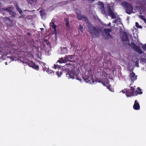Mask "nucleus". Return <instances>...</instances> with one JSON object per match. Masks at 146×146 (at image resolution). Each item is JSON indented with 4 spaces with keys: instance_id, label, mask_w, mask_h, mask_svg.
Returning <instances> with one entry per match:
<instances>
[{
    "instance_id": "f03ea898",
    "label": "nucleus",
    "mask_w": 146,
    "mask_h": 146,
    "mask_svg": "<svg viewBox=\"0 0 146 146\" xmlns=\"http://www.w3.org/2000/svg\"><path fill=\"white\" fill-rule=\"evenodd\" d=\"M121 4V6L124 7L126 12L127 14H130L132 13L133 8L131 4L126 1L122 2Z\"/></svg>"
},
{
    "instance_id": "6ab92c4d",
    "label": "nucleus",
    "mask_w": 146,
    "mask_h": 146,
    "mask_svg": "<svg viewBox=\"0 0 146 146\" xmlns=\"http://www.w3.org/2000/svg\"><path fill=\"white\" fill-rule=\"evenodd\" d=\"M50 25L52 28L54 29V32H55V34H56V25L54 24V23L53 22Z\"/></svg>"
},
{
    "instance_id": "9d476101",
    "label": "nucleus",
    "mask_w": 146,
    "mask_h": 146,
    "mask_svg": "<svg viewBox=\"0 0 146 146\" xmlns=\"http://www.w3.org/2000/svg\"><path fill=\"white\" fill-rule=\"evenodd\" d=\"M92 77L93 76L92 75H89L86 76L84 78V79L87 83L91 82V81L93 80Z\"/></svg>"
},
{
    "instance_id": "bb28decb",
    "label": "nucleus",
    "mask_w": 146,
    "mask_h": 146,
    "mask_svg": "<svg viewBox=\"0 0 146 146\" xmlns=\"http://www.w3.org/2000/svg\"><path fill=\"white\" fill-rule=\"evenodd\" d=\"M135 26L137 27L138 28L141 29V28L142 27L141 26L139 25L138 23L137 22L135 23Z\"/></svg>"
},
{
    "instance_id": "72a5a7b5",
    "label": "nucleus",
    "mask_w": 146,
    "mask_h": 146,
    "mask_svg": "<svg viewBox=\"0 0 146 146\" xmlns=\"http://www.w3.org/2000/svg\"><path fill=\"white\" fill-rule=\"evenodd\" d=\"M107 89H108L110 91L112 92V89L111 88V86L110 85H108L107 87Z\"/></svg>"
},
{
    "instance_id": "4be33fe9",
    "label": "nucleus",
    "mask_w": 146,
    "mask_h": 146,
    "mask_svg": "<svg viewBox=\"0 0 146 146\" xmlns=\"http://www.w3.org/2000/svg\"><path fill=\"white\" fill-rule=\"evenodd\" d=\"M104 31L105 33L107 34L108 33H110V32H111V29H110L105 28L104 29Z\"/></svg>"
},
{
    "instance_id": "39448f33",
    "label": "nucleus",
    "mask_w": 146,
    "mask_h": 146,
    "mask_svg": "<svg viewBox=\"0 0 146 146\" xmlns=\"http://www.w3.org/2000/svg\"><path fill=\"white\" fill-rule=\"evenodd\" d=\"M74 55H66L65 56V60L67 62H74Z\"/></svg>"
},
{
    "instance_id": "473e14b6",
    "label": "nucleus",
    "mask_w": 146,
    "mask_h": 146,
    "mask_svg": "<svg viewBox=\"0 0 146 146\" xmlns=\"http://www.w3.org/2000/svg\"><path fill=\"white\" fill-rule=\"evenodd\" d=\"M139 17L142 20L144 21V20H145V18L144 17V16L142 15H139Z\"/></svg>"
},
{
    "instance_id": "4c0bfd02",
    "label": "nucleus",
    "mask_w": 146,
    "mask_h": 146,
    "mask_svg": "<svg viewBox=\"0 0 146 146\" xmlns=\"http://www.w3.org/2000/svg\"><path fill=\"white\" fill-rule=\"evenodd\" d=\"M18 11L19 12V13L21 14L22 13V10L19 8H18Z\"/></svg>"
},
{
    "instance_id": "423d86ee",
    "label": "nucleus",
    "mask_w": 146,
    "mask_h": 146,
    "mask_svg": "<svg viewBox=\"0 0 146 146\" xmlns=\"http://www.w3.org/2000/svg\"><path fill=\"white\" fill-rule=\"evenodd\" d=\"M28 65L30 67L33 68L37 70H38L39 69V66L36 65V64L32 61H29L28 63Z\"/></svg>"
},
{
    "instance_id": "0eeeda50",
    "label": "nucleus",
    "mask_w": 146,
    "mask_h": 146,
    "mask_svg": "<svg viewBox=\"0 0 146 146\" xmlns=\"http://www.w3.org/2000/svg\"><path fill=\"white\" fill-rule=\"evenodd\" d=\"M12 9L11 7H10L5 9L3 8V10L4 11H6L7 12H9V14L11 16H15L16 15V13L12 11Z\"/></svg>"
},
{
    "instance_id": "5fc2aeb1",
    "label": "nucleus",
    "mask_w": 146,
    "mask_h": 146,
    "mask_svg": "<svg viewBox=\"0 0 146 146\" xmlns=\"http://www.w3.org/2000/svg\"><path fill=\"white\" fill-rule=\"evenodd\" d=\"M93 83H94V82L93 81Z\"/></svg>"
},
{
    "instance_id": "412c9836",
    "label": "nucleus",
    "mask_w": 146,
    "mask_h": 146,
    "mask_svg": "<svg viewBox=\"0 0 146 146\" xmlns=\"http://www.w3.org/2000/svg\"><path fill=\"white\" fill-rule=\"evenodd\" d=\"M13 53L17 54H19L20 53V52L19 49L14 48L13 49Z\"/></svg>"
},
{
    "instance_id": "603ef678",
    "label": "nucleus",
    "mask_w": 146,
    "mask_h": 146,
    "mask_svg": "<svg viewBox=\"0 0 146 146\" xmlns=\"http://www.w3.org/2000/svg\"><path fill=\"white\" fill-rule=\"evenodd\" d=\"M1 52H0V54H1Z\"/></svg>"
},
{
    "instance_id": "dca6fc26",
    "label": "nucleus",
    "mask_w": 146,
    "mask_h": 146,
    "mask_svg": "<svg viewBox=\"0 0 146 146\" xmlns=\"http://www.w3.org/2000/svg\"><path fill=\"white\" fill-rule=\"evenodd\" d=\"M126 95L127 97H130L131 96H133L134 95L133 92H130L129 90H126Z\"/></svg>"
},
{
    "instance_id": "6e6552de",
    "label": "nucleus",
    "mask_w": 146,
    "mask_h": 146,
    "mask_svg": "<svg viewBox=\"0 0 146 146\" xmlns=\"http://www.w3.org/2000/svg\"><path fill=\"white\" fill-rule=\"evenodd\" d=\"M108 12L109 16L111 17L112 19H115L116 18L115 15L114 13L110 7H109L108 8Z\"/></svg>"
},
{
    "instance_id": "aec40b11",
    "label": "nucleus",
    "mask_w": 146,
    "mask_h": 146,
    "mask_svg": "<svg viewBox=\"0 0 146 146\" xmlns=\"http://www.w3.org/2000/svg\"><path fill=\"white\" fill-rule=\"evenodd\" d=\"M81 20L85 21L86 23H88L89 22L88 18L85 15L83 16V17H82V19Z\"/></svg>"
},
{
    "instance_id": "a211bd4d",
    "label": "nucleus",
    "mask_w": 146,
    "mask_h": 146,
    "mask_svg": "<svg viewBox=\"0 0 146 146\" xmlns=\"http://www.w3.org/2000/svg\"><path fill=\"white\" fill-rule=\"evenodd\" d=\"M57 62L60 64L62 63H66L67 62L66 60H65V57H64V58L63 57L60 58Z\"/></svg>"
},
{
    "instance_id": "a878e982",
    "label": "nucleus",
    "mask_w": 146,
    "mask_h": 146,
    "mask_svg": "<svg viewBox=\"0 0 146 146\" xmlns=\"http://www.w3.org/2000/svg\"><path fill=\"white\" fill-rule=\"evenodd\" d=\"M60 66L58 65L57 64H54V68L55 69L57 68L58 69V68H60Z\"/></svg>"
},
{
    "instance_id": "c9c22d12",
    "label": "nucleus",
    "mask_w": 146,
    "mask_h": 146,
    "mask_svg": "<svg viewBox=\"0 0 146 146\" xmlns=\"http://www.w3.org/2000/svg\"><path fill=\"white\" fill-rule=\"evenodd\" d=\"M60 74H59L58 71L56 73V74L58 76V77H60V76L61 75H62V73L61 72H60Z\"/></svg>"
},
{
    "instance_id": "864d4df0",
    "label": "nucleus",
    "mask_w": 146,
    "mask_h": 146,
    "mask_svg": "<svg viewBox=\"0 0 146 146\" xmlns=\"http://www.w3.org/2000/svg\"><path fill=\"white\" fill-rule=\"evenodd\" d=\"M116 21H115V22H114V23H116Z\"/></svg>"
},
{
    "instance_id": "ddd939ff",
    "label": "nucleus",
    "mask_w": 146,
    "mask_h": 146,
    "mask_svg": "<svg viewBox=\"0 0 146 146\" xmlns=\"http://www.w3.org/2000/svg\"><path fill=\"white\" fill-rule=\"evenodd\" d=\"M76 15L78 19L79 20H80L82 19V17H83L84 15H82L81 14V11L79 10H78V12L76 13Z\"/></svg>"
},
{
    "instance_id": "c756f323",
    "label": "nucleus",
    "mask_w": 146,
    "mask_h": 146,
    "mask_svg": "<svg viewBox=\"0 0 146 146\" xmlns=\"http://www.w3.org/2000/svg\"><path fill=\"white\" fill-rule=\"evenodd\" d=\"M73 65H72V64H71L70 63H68V64H66L65 65V66H66V67H69V68L70 67H70H71V66H72Z\"/></svg>"
},
{
    "instance_id": "8fccbe9b",
    "label": "nucleus",
    "mask_w": 146,
    "mask_h": 146,
    "mask_svg": "<svg viewBox=\"0 0 146 146\" xmlns=\"http://www.w3.org/2000/svg\"><path fill=\"white\" fill-rule=\"evenodd\" d=\"M98 82H100V83H102V82L101 81V80H100V81H98Z\"/></svg>"
},
{
    "instance_id": "1a4fd4ad",
    "label": "nucleus",
    "mask_w": 146,
    "mask_h": 146,
    "mask_svg": "<svg viewBox=\"0 0 146 146\" xmlns=\"http://www.w3.org/2000/svg\"><path fill=\"white\" fill-rule=\"evenodd\" d=\"M121 40L123 41L127 42L129 40V39L127 33L125 32L123 33L121 36Z\"/></svg>"
},
{
    "instance_id": "7c9ffc66",
    "label": "nucleus",
    "mask_w": 146,
    "mask_h": 146,
    "mask_svg": "<svg viewBox=\"0 0 146 146\" xmlns=\"http://www.w3.org/2000/svg\"><path fill=\"white\" fill-rule=\"evenodd\" d=\"M47 72H48V73L49 74H51V75H54V74L52 70H48L47 71Z\"/></svg>"
},
{
    "instance_id": "c03bdc74",
    "label": "nucleus",
    "mask_w": 146,
    "mask_h": 146,
    "mask_svg": "<svg viewBox=\"0 0 146 146\" xmlns=\"http://www.w3.org/2000/svg\"><path fill=\"white\" fill-rule=\"evenodd\" d=\"M121 92L123 93V94H125V92H126V91L125 92L124 90H122L121 91Z\"/></svg>"
},
{
    "instance_id": "7ed1b4c3",
    "label": "nucleus",
    "mask_w": 146,
    "mask_h": 146,
    "mask_svg": "<svg viewBox=\"0 0 146 146\" xmlns=\"http://www.w3.org/2000/svg\"><path fill=\"white\" fill-rule=\"evenodd\" d=\"M66 77L68 79L70 78L74 79L76 78L77 80L81 81L80 77L78 76V75L75 74V72L68 70L66 73Z\"/></svg>"
},
{
    "instance_id": "f704fd0d",
    "label": "nucleus",
    "mask_w": 146,
    "mask_h": 146,
    "mask_svg": "<svg viewBox=\"0 0 146 146\" xmlns=\"http://www.w3.org/2000/svg\"><path fill=\"white\" fill-rule=\"evenodd\" d=\"M135 66H136V67H139V61L138 60H137L135 62Z\"/></svg>"
},
{
    "instance_id": "f8f14e48",
    "label": "nucleus",
    "mask_w": 146,
    "mask_h": 146,
    "mask_svg": "<svg viewBox=\"0 0 146 146\" xmlns=\"http://www.w3.org/2000/svg\"><path fill=\"white\" fill-rule=\"evenodd\" d=\"M76 15L78 19L79 20H80L82 19V17H83L84 15H82L81 14V11L79 10H78V12L76 13Z\"/></svg>"
},
{
    "instance_id": "c85d7f7f",
    "label": "nucleus",
    "mask_w": 146,
    "mask_h": 146,
    "mask_svg": "<svg viewBox=\"0 0 146 146\" xmlns=\"http://www.w3.org/2000/svg\"><path fill=\"white\" fill-rule=\"evenodd\" d=\"M141 45H142V48L143 50L145 51L146 50V44H145L144 45H143L142 44Z\"/></svg>"
},
{
    "instance_id": "a19ab883",
    "label": "nucleus",
    "mask_w": 146,
    "mask_h": 146,
    "mask_svg": "<svg viewBox=\"0 0 146 146\" xmlns=\"http://www.w3.org/2000/svg\"><path fill=\"white\" fill-rule=\"evenodd\" d=\"M22 62L23 63H25V64H28V63L29 62H25V61H23Z\"/></svg>"
},
{
    "instance_id": "ea45409f",
    "label": "nucleus",
    "mask_w": 146,
    "mask_h": 146,
    "mask_svg": "<svg viewBox=\"0 0 146 146\" xmlns=\"http://www.w3.org/2000/svg\"><path fill=\"white\" fill-rule=\"evenodd\" d=\"M111 25V23H109L108 25H105L106 26L105 27L106 28H108V26H110Z\"/></svg>"
},
{
    "instance_id": "9b49d317",
    "label": "nucleus",
    "mask_w": 146,
    "mask_h": 146,
    "mask_svg": "<svg viewBox=\"0 0 146 146\" xmlns=\"http://www.w3.org/2000/svg\"><path fill=\"white\" fill-rule=\"evenodd\" d=\"M133 108L134 110H139L140 109V107L139 104L138 102H137V100H135V101L134 104L133 105Z\"/></svg>"
},
{
    "instance_id": "a18cd8bd",
    "label": "nucleus",
    "mask_w": 146,
    "mask_h": 146,
    "mask_svg": "<svg viewBox=\"0 0 146 146\" xmlns=\"http://www.w3.org/2000/svg\"><path fill=\"white\" fill-rule=\"evenodd\" d=\"M7 19L9 21H10L11 22V20L10 19H9V17H7Z\"/></svg>"
},
{
    "instance_id": "b1692460",
    "label": "nucleus",
    "mask_w": 146,
    "mask_h": 146,
    "mask_svg": "<svg viewBox=\"0 0 146 146\" xmlns=\"http://www.w3.org/2000/svg\"><path fill=\"white\" fill-rule=\"evenodd\" d=\"M136 92L137 94H142L143 93L142 92H141V89L139 88H138V90L136 91Z\"/></svg>"
},
{
    "instance_id": "f3484780",
    "label": "nucleus",
    "mask_w": 146,
    "mask_h": 146,
    "mask_svg": "<svg viewBox=\"0 0 146 146\" xmlns=\"http://www.w3.org/2000/svg\"><path fill=\"white\" fill-rule=\"evenodd\" d=\"M65 20L66 21V26L68 30L70 29V26L69 23V20L68 18H65Z\"/></svg>"
},
{
    "instance_id": "393cba45",
    "label": "nucleus",
    "mask_w": 146,
    "mask_h": 146,
    "mask_svg": "<svg viewBox=\"0 0 146 146\" xmlns=\"http://www.w3.org/2000/svg\"><path fill=\"white\" fill-rule=\"evenodd\" d=\"M83 29V27L82 26V25L81 24H80V25H79V27L78 28V30H80L81 32H82Z\"/></svg>"
},
{
    "instance_id": "20e7f679",
    "label": "nucleus",
    "mask_w": 146,
    "mask_h": 146,
    "mask_svg": "<svg viewBox=\"0 0 146 146\" xmlns=\"http://www.w3.org/2000/svg\"><path fill=\"white\" fill-rule=\"evenodd\" d=\"M129 45L131 48L136 52L138 53L139 54H141L143 53V52L142 50L140 49L139 47L133 42H131V43L129 44Z\"/></svg>"
},
{
    "instance_id": "5701e85b",
    "label": "nucleus",
    "mask_w": 146,
    "mask_h": 146,
    "mask_svg": "<svg viewBox=\"0 0 146 146\" xmlns=\"http://www.w3.org/2000/svg\"><path fill=\"white\" fill-rule=\"evenodd\" d=\"M40 15L41 17L44 16L46 15V13L44 10H41L40 11Z\"/></svg>"
},
{
    "instance_id": "09e8293b",
    "label": "nucleus",
    "mask_w": 146,
    "mask_h": 146,
    "mask_svg": "<svg viewBox=\"0 0 146 146\" xmlns=\"http://www.w3.org/2000/svg\"><path fill=\"white\" fill-rule=\"evenodd\" d=\"M40 29V30L41 31H42V30H44V29L43 28H41Z\"/></svg>"
},
{
    "instance_id": "79ce46f5",
    "label": "nucleus",
    "mask_w": 146,
    "mask_h": 146,
    "mask_svg": "<svg viewBox=\"0 0 146 146\" xmlns=\"http://www.w3.org/2000/svg\"><path fill=\"white\" fill-rule=\"evenodd\" d=\"M102 13L104 14L105 13V11L104 9L103 10H102Z\"/></svg>"
},
{
    "instance_id": "e433bc0d",
    "label": "nucleus",
    "mask_w": 146,
    "mask_h": 146,
    "mask_svg": "<svg viewBox=\"0 0 146 146\" xmlns=\"http://www.w3.org/2000/svg\"><path fill=\"white\" fill-rule=\"evenodd\" d=\"M130 88H131L130 90H131V91H132V92H133V93L134 94V92L135 90V88L132 86L130 87Z\"/></svg>"
},
{
    "instance_id": "de8ad7c7",
    "label": "nucleus",
    "mask_w": 146,
    "mask_h": 146,
    "mask_svg": "<svg viewBox=\"0 0 146 146\" xmlns=\"http://www.w3.org/2000/svg\"><path fill=\"white\" fill-rule=\"evenodd\" d=\"M102 84L104 86H106V84H105L104 83V82H102Z\"/></svg>"
},
{
    "instance_id": "2eb2a0df",
    "label": "nucleus",
    "mask_w": 146,
    "mask_h": 146,
    "mask_svg": "<svg viewBox=\"0 0 146 146\" xmlns=\"http://www.w3.org/2000/svg\"><path fill=\"white\" fill-rule=\"evenodd\" d=\"M131 76V79L133 81L136 80L137 78V76L132 71L131 73L130 74Z\"/></svg>"
},
{
    "instance_id": "4468645a",
    "label": "nucleus",
    "mask_w": 146,
    "mask_h": 146,
    "mask_svg": "<svg viewBox=\"0 0 146 146\" xmlns=\"http://www.w3.org/2000/svg\"><path fill=\"white\" fill-rule=\"evenodd\" d=\"M68 49L66 47H62L61 48V53L62 54H67Z\"/></svg>"
},
{
    "instance_id": "f257e3e1",
    "label": "nucleus",
    "mask_w": 146,
    "mask_h": 146,
    "mask_svg": "<svg viewBox=\"0 0 146 146\" xmlns=\"http://www.w3.org/2000/svg\"><path fill=\"white\" fill-rule=\"evenodd\" d=\"M87 31L90 33L91 35L94 38L99 37L101 32V30L100 28L94 26L90 23L88 25Z\"/></svg>"
},
{
    "instance_id": "3c124183",
    "label": "nucleus",
    "mask_w": 146,
    "mask_h": 146,
    "mask_svg": "<svg viewBox=\"0 0 146 146\" xmlns=\"http://www.w3.org/2000/svg\"><path fill=\"white\" fill-rule=\"evenodd\" d=\"M146 23V19H145V20H144V21Z\"/></svg>"
},
{
    "instance_id": "cd10ccee",
    "label": "nucleus",
    "mask_w": 146,
    "mask_h": 146,
    "mask_svg": "<svg viewBox=\"0 0 146 146\" xmlns=\"http://www.w3.org/2000/svg\"><path fill=\"white\" fill-rule=\"evenodd\" d=\"M68 1H66L65 2L62 1L60 3V4L62 5H65L68 3Z\"/></svg>"
},
{
    "instance_id": "58836bf2",
    "label": "nucleus",
    "mask_w": 146,
    "mask_h": 146,
    "mask_svg": "<svg viewBox=\"0 0 146 146\" xmlns=\"http://www.w3.org/2000/svg\"><path fill=\"white\" fill-rule=\"evenodd\" d=\"M43 70L44 71H46V72H47L48 70L47 69V68L46 67H43L42 68Z\"/></svg>"
},
{
    "instance_id": "2f4dec72",
    "label": "nucleus",
    "mask_w": 146,
    "mask_h": 146,
    "mask_svg": "<svg viewBox=\"0 0 146 146\" xmlns=\"http://www.w3.org/2000/svg\"><path fill=\"white\" fill-rule=\"evenodd\" d=\"M28 3L30 4H32L34 0H26Z\"/></svg>"
},
{
    "instance_id": "37998d69",
    "label": "nucleus",
    "mask_w": 146,
    "mask_h": 146,
    "mask_svg": "<svg viewBox=\"0 0 146 146\" xmlns=\"http://www.w3.org/2000/svg\"><path fill=\"white\" fill-rule=\"evenodd\" d=\"M106 35H107L108 36H110V37H111V35L109 33H108V34H107Z\"/></svg>"
},
{
    "instance_id": "49530a36",
    "label": "nucleus",
    "mask_w": 146,
    "mask_h": 146,
    "mask_svg": "<svg viewBox=\"0 0 146 146\" xmlns=\"http://www.w3.org/2000/svg\"><path fill=\"white\" fill-rule=\"evenodd\" d=\"M27 34L29 36H30L31 35L30 33L29 32L27 33Z\"/></svg>"
}]
</instances>
